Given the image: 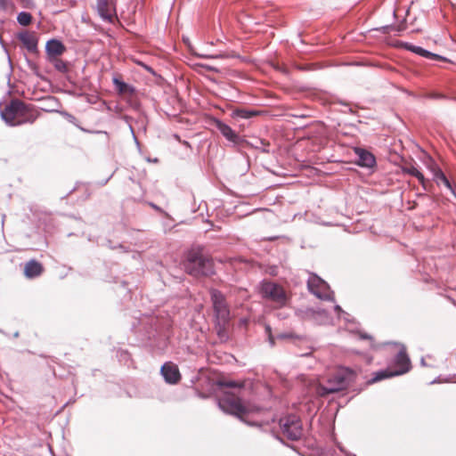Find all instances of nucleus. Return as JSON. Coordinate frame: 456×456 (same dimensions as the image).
I'll return each mask as SVG.
<instances>
[{
	"label": "nucleus",
	"instance_id": "1",
	"mask_svg": "<svg viewBox=\"0 0 456 456\" xmlns=\"http://www.w3.org/2000/svg\"><path fill=\"white\" fill-rule=\"evenodd\" d=\"M355 376L356 373L354 370L339 367L328 377L325 383L319 384L316 393L320 396H326L345 390L354 381Z\"/></svg>",
	"mask_w": 456,
	"mask_h": 456
},
{
	"label": "nucleus",
	"instance_id": "2",
	"mask_svg": "<svg viewBox=\"0 0 456 456\" xmlns=\"http://www.w3.org/2000/svg\"><path fill=\"white\" fill-rule=\"evenodd\" d=\"M183 266L187 273L195 277L209 276L214 273L212 260L194 250L188 253Z\"/></svg>",
	"mask_w": 456,
	"mask_h": 456
},
{
	"label": "nucleus",
	"instance_id": "3",
	"mask_svg": "<svg viewBox=\"0 0 456 456\" xmlns=\"http://www.w3.org/2000/svg\"><path fill=\"white\" fill-rule=\"evenodd\" d=\"M395 370H382L374 373L373 378L370 379V383H375L385 379L392 378L395 376L403 375L408 372L411 369V361L406 354L404 346L399 351L395 358Z\"/></svg>",
	"mask_w": 456,
	"mask_h": 456
},
{
	"label": "nucleus",
	"instance_id": "4",
	"mask_svg": "<svg viewBox=\"0 0 456 456\" xmlns=\"http://www.w3.org/2000/svg\"><path fill=\"white\" fill-rule=\"evenodd\" d=\"M218 406L224 412L235 415L240 419H243V415L252 411L241 402L239 395L229 392H225L218 399Z\"/></svg>",
	"mask_w": 456,
	"mask_h": 456
},
{
	"label": "nucleus",
	"instance_id": "5",
	"mask_svg": "<svg viewBox=\"0 0 456 456\" xmlns=\"http://www.w3.org/2000/svg\"><path fill=\"white\" fill-rule=\"evenodd\" d=\"M27 111L28 107L23 102L12 100L1 110V118L9 126H17L24 124L20 120Z\"/></svg>",
	"mask_w": 456,
	"mask_h": 456
},
{
	"label": "nucleus",
	"instance_id": "6",
	"mask_svg": "<svg viewBox=\"0 0 456 456\" xmlns=\"http://www.w3.org/2000/svg\"><path fill=\"white\" fill-rule=\"evenodd\" d=\"M259 291L262 297L273 302L275 307L280 308L287 305L288 297L285 290L275 282L264 281L260 284Z\"/></svg>",
	"mask_w": 456,
	"mask_h": 456
},
{
	"label": "nucleus",
	"instance_id": "7",
	"mask_svg": "<svg viewBox=\"0 0 456 456\" xmlns=\"http://www.w3.org/2000/svg\"><path fill=\"white\" fill-rule=\"evenodd\" d=\"M280 428L282 434L291 441H297L303 435L300 419L293 414L287 415L280 419Z\"/></svg>",
	"mask_w": 456,
	"mask_h": 456
},
{
	"label": "nucleus",
	"instance_id": "8",
	"mask_svg": "<svg viewBox=\"0 0 456 456\" xmlns=\"http://www.w3.org/2000/svg\"><path fill=\"white\" fill-rule=\"evenodd\" d=\"M309 291L322 300L334 301L333 291L329 284L314 273L309 275L307 281Z\"/></svg>",
	"mask_w": 456,
	"mask_h": 456
},
{
	"label": "nucleus",
	"instance_id": "9",
	"mask_svg": "<svg viewBox=\"0 0 456 456\" xmlns=\"http://www.w3.org/2000/svg\"><path fill=\"white\" fill-rule=\"evenodd\" d=\"M211 301L214 309V321L230 320V308L226 302L225 297L217 289H211Z\"/></svg>",
	"mask_w": 456,
	"mask_h": 456
},
{
	"label": "nucleus",
	"instance_id": "10",
	"mask_svg": "<svg viewBox=\"0 0 456 456\" xmlns=\"http://www.w3.org/2000/svg\"><path fill=\"white\" fill-rule=\"evenodd\" d=\"M160 372L166 382L169 384H175L181 379L177 366L171 362L164 363L161 367Z\"/></svg>",
	"mask_w": 456,
	"mask_h": 456
},
{
	"label": "nucleus",
	"instance_id": "11",
	"mask_svg": "<svg viewBox=\"0 0 456 456\" xmlns=\"http://www.w3.org/2000/svg\"><path fill=\"white\" fill-rule=\"evenodd\" d=\"M215 127L224 136L229 142L238 143L240 141L239 134L232 129L227 124L220 119L215 118L213 121Z\"/></svg>",
	"mask_w": 456,
	"mask_h": 456
},
{
	"label": "nucleus",
	"instance_id": "12",
	"mask_svg": "<svg viewBox=\"0 0 456 456\" xmlns=\"http://www.w3.org/2000/svg\"><path fill=\"white\" fill-rule=\"evenodd\" d=\"M355 154L358 157L357 165L362 167H372L376 164L375 157L372 153L370 151L362 149V148H355L354 150Z\"/></svg>",
	"mask_w": 456,
	"mask_h": 456
},
{
	"label": "nucleus",
	"instance_id": "13",
	"mask_svg": "<svg viewBox=\"0 0 456 456\" xmlns=\"http://www.w3.org/2000/svg\"><path fill=\"white\" fill-rule=\"evenodd\" d=\"M44 267L40 262L36 259H30L24 265V275L28 279H34L41 275Z\"/></svg>",
	"mask_w": 456,
	"mask_h": 456
},
{
	"label": "nucleus",
	"instance_id": "14",
	"mask_svg": "<svg viewBox=\"0 0 456 456\" xmlns=\"http://www.w3.org/2000/svg\"><path fill=\"white\" fill-rule=\"evenodd\" d=\"M17 38L22 43L24 47L31 53H34L37 49V39L34 33L28 31L20 32L17 35Z\"/></svg>",
	"mask_w": 456,
	"mask_h": 456
},
{
	"label": "nucleus",
	"instance_id": "15",
	"mask_svg": "<svg viewBox=\"0 0 456 456\" xmlns=\"http://www.w3.org/2000/svg\"><path fill=\"white\" fill-rule=\"evenodd\" d=\"M96 8L99 15L104 20H111L112 7L111 0H96Z\"/></svg>",
	"mask_w": 456,
	"mask_h": 456
},
{
	"label": "nucleus",
	"instance_id": "16",
	"mask_svg": "<svg viewBox=\"0 0 456 456\" xmlns=\"http://www.w3.org/2000/svg\"><path fill=\"white\" fill-rule=\"evenodd\" d=\"M45 51L49 56L55 57L64 53L65 46L60 40L51 39L46 43Z\"/></svg>",
	"mask_w": 456,
	"mask_h": 456
},
{
	"label": "nucleus",
	"instance_id": "17",
	"mask_svg": "<svg viewBox=\"0 0 456 456\" xmlns=\"http://www.w3.org/2000/svg\"><path fill=\"white\" fill-rule=\"evenodd\" d=\"M309 313L312 318L319 324H327L331 321L328 311L322 309L321 307L311 308L309 309Z\"/></svg>",
	"mask_w": 456,
	"mask_h": 456
},
{
	"label": "nucleus",
	"instance_id": "18",
	"mask_svg": "<svg viewBox=\"0 0 456 456\" xmlns=\"http://www.w3.org/2000/svg\"><path fill=\"white\" fill-rule=\"evenodd\" d=\"M433 178L438 185L444 184L447 189L453 192V189L450 181L447 179L444 172L436 165L431 167Z\"/></svg>",
	"mask_w": 456,
	"mask_h": 456
},
{
	"label": "nucleus",
	"instance_id": "19",
	"mask_svg": "<svg viewBox=\"0 0 456 456\" xmlns=\"http://www.w3.org/2000/svg\"><path fill=\"white\" fill-rule=\"evenodd\" d=\"M230 320H224L223 322L220 320H215V330L218 338L224 341L228 338L227 327Z\"/></svg>",
	"mask_w": 456,
	"mask_h": 456
},
{
	"label": "nucleus",
	"instance_id": "20",
	"mask_svg": "<svg viewBox=\"0 0 456 456\" xmlns=\"http://www.w3.org/2000/svg\"><path fill=\"white\" fill-rule=\"evenodd\" d=\"M404 172L416 177L419 183L423 185V187L425 188V183H426V180H425V177L423 175V174L414 166H411L409 167H406L404 169Z\"/></svg>",
	"mask_w": 456,
	"mask_h": 456
},
{
	"label": "nucleus",
	"instance_id": "21",
	"mask_svg": "<svg viewBox=\"0 0 456 456\" xmlns=\"http://www.w3.org/2000/svg\"><path fill=\"white\" fill-rule=\"evenodd\" d=\"M32 16L28 12H20L17 15V21L21 26H28L31 23Z\"/></svg>",
	"mask_w": 456,
	"mask_h": 456
},
{
	"label": "nucleus",
	"instance_id": "22",
	"mask_svg": "<svg viewBox=\"0 0 456 456\" xmlns=\"http://www.w3.org/2000/svg\"><path fill=\"white\" fill-rule=\"evenodd\" d=\"M234 116L244 118V119H249L252 117L256 115V112L254 110H249L246 109H238L233 111Z\"/></svg>",
	"mask_w": 456,
	"mask_h": 456
},
{
	"label": "nucleus",
	"instance_id": "23",
	"mask_svg": "<svg viewBox=\"0 0 456 456\" xmlns=\"http://www.w3.org/2000/svg\"><path fill=\"white\" fill-rule=\"evenodd\" d=\"M113 84L115 85L116 86V89L120 93V94H124L125 92H126L127 88H128V85L121 80H119L118 78L117 77H114L113 78Z\"/></svg>",
	"mask_w": 456,
	"mask_h": 456
},
{
	"label": "nucleus",
	"instance_id": "24",
	"mask_svg": "<svg viewBox=\"0 0 456 456\" xmlns=\"http://www.w3.org/2000/svg\"><path fill=\"white\" fill-rule=\"evenodd\" d=\"M420 56L427 58V59H430V60H444V57H442L436 53H431L424 48L421 52Z\"/></svg>",
	"mask_w": 456,
	"mask_h": 456
},
{
	"label": "nucleus",
	"instance_id": "25",
	"mask_svg": "<svg viewBox=\"0 0 456 456\" xmlns=\"http://www.w3.org/2000/svg\"><path fill=\"white\" fill-rule=\"evenodd\" d=\"M403 46H404V48L406 50H408V51H410L411 53H416V54H418L419 56H420L421 52L423 50L422 47L417 46V45H411V44H409V43H404Z\"/></svg>",
	"mask_w": 456,
	"mask_h": 456
},
{
	"label": "nucleus",
	"instance_id": "26",
	"mask_svg": "<svg viewBox=\"0 0 456 456\" xmlns=\"http://www.w3.org/2000/svg\"><path fill=\"white\" fill-rule=\"evenodd\" d=\"M334 311L337 313L338 317L339 319L343 318L345 321L349 322V318H348L349 314L347 313H346L345 311H343L342 308L340 307V305H335Z\"/></svg>",
	"mask_w": 456,
	"mask_h": 456
},
{
	"label": "nucleus",
	"instance_id": "27",
	"mask_svg": "<svg viewBox=\"0 0 456 456\" xmlns=\"http://www.w3.org/2000/svg\"><path fill=\"white\" fill-rule=\"evenodd\" d=\"M265 333H266V335L268 337V342H269L270 346H273L274 344H275V342H274L275 338H274V337L272 334V328H271V326L269 324H265Z\"/></svg>",
	"mask_w": 456,
	"mask_h": 456
},
{
	"label": "nucleus",
	"instance_id": "28",
	"mask_svg": "<svg viewBox=\"0 0 456 456\" xmlns=\"http://www.w3.org/2000/svg\"><path fill=\"white\" fill-rule=\"evenodd\" d=\"M196 54L200 58H205V59H224L226 57V55L224 53H218V54L196 53Z\"/></svg>",
	"mask_w": 456,
	"mask_h": 456
},
{
	"label": "nucleus",
	"instance_id": "29",
	"mask_svg": "<svg viewBox=\"0 0 456 456\" xmlns=\"http://www.w3.org/2000/svg\"><path fill=\"white\" fill-rule=\"evenodd\" d=\"M37 118V115L30 113L27 117H25V116L22 117L20 121H24V124L25 123L32 124L36 121Z\"/></svg>",
	"mask_w": 456,
	"mask_h": 456
},
{
	"label": "nucleus",
	"instance_id": "30",
	"mask_svg": "<svg viewBox=\"0 0 456 456\" xmlns=\"http://www.w3.org/2000/svg\"><path fill=\"white\" fill-rule=\"evenodd\" d=\"M359 338L361 339H368V340H370V347L374 346V345H373V338H372L371 336H370V335H368L366 333L359 332Z\"/></svg>",
	"mask_w": 456,
	"mask_h": 456
},
{
	"label": "nucleus",
	"instance_id": "31",
	"mask_svg": "<svg viewBox=\"0 0 456 456\" xmlns=\"http://www.w3.org/2000/svg\"><path fill=\"white\" fill-rule=\"evenodd\" d=\"M294 338V334L290 333V332L280 333L277 336V338H279V339H288V338Z\"/></svg>",
	"mask_w": 456,
	"mask_h": 456
},
{
	"label": "nucleus",
	"instance_id": "32",
	"mask_svg": "<svg viewBox=\"0 0 456 456\" xmlns=\"http://www.w3.org/2000/svg\"><path fill=\"white\" fill-rule=\"evenodd\" d=\"M62 114L67 118V120L69 122L76 125L77 118L73 115H71V114L68 113V112H63Z\"/></svg>",
	"mask_w": 456,
	"mask_h": 456
},
{
	"label": "nucleus",
	"instance_id": "33",
	"mask_svg": "<svg viewBox=\"0 0 456 456\" xmlns=\"http://www.w3.org/2000/svg\"><path fill=\"white\" fill-rule=\"evenodd\" d=\"M201 67L209 71H215V72L219 71L218 69H216V67H213V66H210L208 64H202Z\"/></svg>",
	"mask_w": 456,
	"mask_h": 456
},
{
	"label": "nucleus",
	"instance_id": "34",
	"mask_svg": "<svg viewBox=\"0 0 456 456\" xmlns=\"http://www.w3.org/2000/svg\"><path fill=\"white\" fill-rule=\"evenodd\" d=\"M220 385L226 387H237V384L233 381L223 382Z\"/></svg>",
	"mask_w": 456,
	"mask_h": 456
},
{
	"label": "nucleus",
	"instance_id": "35",
	"mask_svg": "<svg viewBox=\"0 0 456 456\" xmlns=\"http://www.w3.org/2000/svg\"><path fill=\"white\" fill-rule=\"evenodd\" d=\"M55 67H56V69H59V70H63V69H65V68H66V67H65V64H64L62 61H60V62L56 63V64H55Z\"/></svg>",
	"mask_w": 456,
	"mask_h": 456
},
{
	"label": "nucleus",
	"instance_id": "36",
	"mask_svg": "<svg viewBox=\"0 0 456 456\" xmlns=\"http://www.w3.org/2000/svg\"><path fill=\"white\" fill-rule=\"evenodd\" d=\"M393 28L391 26H385V27H382V31L383 32H387L388 30L392 29Z\"/></svg>",
	"mask_w": 456,
	"mask_h": 456
},
{
	"label": "nucleus",
	"instance_id": "37",
	"mask_svg": "<svg viewBox=\"0 0 456 456\" xmlns=\"http://www.w3.org/2000/svg\"><path fill=\"white\" fill-rule=\"evenodd\" d=\"M6 0H0V6L4 7L5 6Z\"/></svg>",
	"mask_w": 456,
	"mask_h": 456
},
{
	"label": "nucleus",
	"instance_id": "38",
	"mask_svg": "<svg viewBox=\"0 0 456 456\" xmlns=\"http://www.w3.org/2000/svg\"><path fill=\"white\" fill-rule=\"evenodd\" d=\"M130 129H131V132H132L133 135H134V129L132 128V126H130ZM134 141L136 142V143H138V141H137L136 137L134 136Z\"/></svg>",
	"mask_w": 456,
	"mask_h": 456
},
{
	"label": "nucleus",
	"instance_id": "39",
	"mask_svg": "<svg viewBox=\"0 0 456 456\" xmlns=\"http://www.w3.org/2000/svg\"><path fill=\"white\" fill-rule=\"evenodd\" d=\"M420 363H421V365H423V366H425V365H426V362H425L424 358H422V359H421Z\"/></svg>",
	"mask_w": 456,
	"mask_h": 456
},
{
	"label": "nucleus",
	"instance_id": "40",
	"mask_svg": "<svg viewBox=\"0 0 456 456\" xmlns=\"http://www.w3.org/2000/svg\"><path fill=\"white\" fill-rule=\"evenodd\" d=\"M436 382H438L437 379H434L433 381L430 382V384H435Z\"/></svg>",
	"mask_w": 456,
	"mask_h": 456
}]
</instances>
